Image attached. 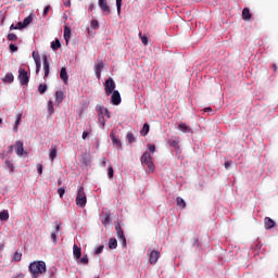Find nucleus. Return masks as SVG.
<instances>
[{
	"label": "nucleus",
	"mask_w": 278,
	"mask_h": 278,
	"mask_svg": "<svg viewBox=\"0 0 278 278\" xmlns=\"http://www.w3.org/2000/svg\"><path fill=\"white\" fill-rule=\"evenodd\" d=\"M31 21H34V18L31 17V15H28L27 17L24 18L23 22H18L16 24L17 29H25V27H27V25H29Z\"/></svg>",
	"instance_id": "12"
},
{
	"label": "nucleus",
	"mask_w": 278,
	"mask_h": 278,
	"mask_svg": "<svg viewBox=\"0 0 278 278\" xmlns=\"http://www.w3.org/2000/svg\"><path fill=\"white\" fill-rule=\"evenodd\" d=\"M3 84H12L14 81V74L7 73L5 76L2 78Z\"/></svg>",
	"instance_id": "21"
},
{
	"label": "nucleus",
	"mask_w": 278,
	"mask_h": 278,
	"mask_svg": "<svg viewBox=\"0 0 278 278\" xmlns=\"http://www.w3.org/2000/svg\"><path fill=\"white\" fill-rule=\"evenodd\" d=\"M148 149H149L150 153H155V144L149 143Z\"/></svg>",
	"instance_id": "49"
},
{
	"label": "nucleus",
	"mask_w": 278,
	"mask_h": 278,
	"mask_svg": "<svg viewBox=\"0 0 278 278\" xmlns=\"http://www.w3.org/2000/svg\"><path fill=\"white\" fill-rule=\"evenodd\" d=\"M78 264H83L84 266H88V255H84L79 261Z\"/></svg>",
	"instance_id": "40"
},
{
	"label": "nucleus",
	"mask_w": 278,
	"mask_h": 278,
	"mask_svg": "<svg viewBox=\"0 0 278 278\" xmlns=\"http://www.w3.org/2000/svg\"><path fill=\"white\" fill-rule=\"evenodd\" d=\"M47 89H48V87H47L46 84H40V85L38 86V92H39V94H45V92H47Z\"/></svg>",
	"instance_id": "34"
},
{
	"label": "nucleus",
	"mask_w": 278,
	"mask_h": 278,
	"mask_svg": "<svg viewBox=\"0 0 278 278\" xmlns=\"http://www.w3.org/2000/svg\"><path fill=\"white\" fill-rule=\"evenodd\" d=\"M10 213L8 211L0 212V220H9Z\"/></svg>",
	"instance_id": "33"
},
{
	"label": "nucleus",
	"mask_w": 278,
	"mask_h": 278,
	"mask_svg": "<svg viewBox=\"0 0 278 278\" xmlns=\"http://www.w3.org/2000/svg\"><path fill=\"white\" fill-rule=\"evenodd\" d=\"M106 164H108V160H106V159H103V160H102V166H103V168H105Z\"/></svg>",
	"instance_id": "56"
},
{
	"label": "nucleus",
	"mask_w": 278,
	"mask_h": 278,
	"mask_svg": "<svg viewBox=\"0 0 278 278\" xmlns=\"http://www.w3.org/2000/svg\"><path fill=\"white\" fill-rule=\"evenodd\" d=\"M176 202H177L178 207H181L182 210H186V200H184V198L178 197L176 199Z\"/></svg>",
	"instance_id": "29"
},
{
	"label": "nucleus",
	"mask_w": 278,
	"mask_h": 278,
	"mask_svg": "<svg viewBox=\"0 0 278 278\" xmlns=\"http://www.w3.org/2000/svg\"><path fill=\"white\" fill-rule=\"evenodd\" d=\"M22 257H23V253L15 252L13 255V262H21Z\"/></svg>",
	"instance_id": "38"
},
{
	"label": "nucleus",
	"mask_w": 278,
	"mask_h": 278,
	"mask_svg": "<svg viewBox=\"0 0 278 278\" xmlns=\"http://www.w3.org/2000/svg\"><path fill=\"white\" fill-rule=\"evenodd\" d=\"M98 4L102 12H105L106 14H112V11L110 10V5L108 4V0H99Z\"/></svg>",
	"instance_id": "10"
},
{
	"label": "nucleus",
	"mask_w": 278,
	"mask_h": 278,
	"mask_svg": "<svg viewBox=\"0 0 278 278\" xmlns=\"http://www.w3.org/2000/svg\"><path fill=\"white\" fill-rule=\"evenodd\" d=\"M271 68H273V71H274V73H277V64H273V65H271Z\"/></svg>",
	"instance_id": "59"
},
{
	"label": "nucleus",
	"mask_w": 278,
	"mask_h": 278,
	"mask_svg": "<svg viewBox=\"0 0 278 278\" xmlns=\"http://www.w3.org/2000/svg\"><path fill=\"white\" fill-rule=\"evenodd\" d=\"M33 60L36 64V75H38V73H40V68L42 66V63L40 61V53L33 51Z\"/></svg>",
	"instance_id": "8"
},
{
	"label": "nucleus",
	"mask_w": 278,
	"mask_h": 278,
	"mask_svg": "<svg viewBox=\"0 0 278 278\" xmlns=\"http://www.w3.org/2000/svg\"><path fill=\"white\" fill-rule=\"evenodd\" d=\"M64 39L66 45H68V40H71V28L68 26L64 27Z\"/></svg>",
	"instance_id": "24"
},
{
	"label": "nucleus",
	"mask_w": 278,
	"mask_h": 278,
	"mask_svg": "<svg viewBox=\"0 0 278 278\" xmlns=\"http://www.w3.org/2000/svg\"><path fill=\"white\" fill-rule=\"evenodd\" d=\"M61 229H62V226L60 224H58L55 226V233H60Z\"/></svg>",
	"instance_id": "54"
},
{
	"label": "nucleus",
	"mask_w": 278,
	"mask_h": 278,
	"mask_svg": "<svg viewBox=\"0 0 278 278\" xmlns=\"http://www.w3.org/2000/svg\"><path fill=\"white\" fill-rule=\"evenodd\" d=\"M51 239H52V242H54V244H55L58 242V232H52Z\"/></svg>",
	"instance_id": "48"
},
{
	"label": "nucleus",
	"mask_w": 278,
	"mask_h": 278,
	"mask_svg": "<svg viewBox=\"0 0 278 278\" xmlns=\"http://www.w3.org/2000/svg\"><path fill=\"white\" fill-rule=\"evenodd\" d=\"M264 225H265V229H273L275 227V225H277V224L275 223V220H273V218L265 217Z\"/></svg>",
	"instance_id": "18"
},
{
	"label": "nucleus",
	"mask_w": 278,
	"mask_h": 278,
	"mask_svg": "<svg viewBox=\"0 0 278 278\" xmlns=\"http://www.w3.org/2000/svg\"><path fill=\"white\" fill-rule=\"evenodd\" d=\"M96 110L98 112V116H106V118H112V115H111L110 111L106 108L97 106Z\"/></svg>",
	"instance_id": "13"
},
{
	"label": "nucleus",
	"mask_w": 278,
	"mask_h": 278,
	"mask_svg": "<svg viewBox=\"0 0 278 278\" xmlns=\"http://www.w3.org/2000/svg\"><path fill=\"white\" fill-rule=\"evenodd\" d=\"M18 79L22 86H27V84H29V76L27 75V71L20 68Z\"/></svg>",
	"instance_id": "7"
},
{
	"label": "nucleus",
	"mask_w": 278,
	"mask_h": 278,
	"mask_svg": "<svg viewBox=\"0 0 278 278\" xmlns=\"http://www.w3.org/2000/svg\"><path fill=\"white\" fill-rule=\"evenodd\" d=\"M114 177V168L112 166L109 167V178L112 179Z\"/></svg>",
	"instance_id": "51"
},
{
	"label": "nucleus",
	"mask_w": 278,
	"mask_h": 278,
	"mask_svg": "<svg viewBox=\"0 0 278 278\" xmlns=\"http://www.w3.org/2000/svg\"><path fill=\"white\" fill-rule=\"evenodd\" d=\"M29 273L33 278H39L40 275L47 273V263L45 261H35L29 264Z\"/></svg>",
	"instance_id": "1"
},
{
	"label": "nucleus",
	"mask_w": 278,
	"mask_h": 278,
	"mask_svg": "<svg viewBox=\"0 0 278 278\" xmlns=\"http://www.w3.org/2000/svg\"><path fill=\"white\" fill-rule=\"evenodd\" d=\"M251 10H249V8H244L242 11L243 21H251Z\"/></svg>",
	"instance_id": "23"
},
{
	"label": "nucleus",
	"mask_w": 278,
	"mask_h": 278,
	"mask_svg": "<svg viewBox=\"0 0 278 278\" xmlns=\"http://www.w3.org/2000/svg\"><path fill=\"white\" fill-rule=\"evenodd\" d=\"M224 166L225 168H229L231 166V161H226Z\"/></svg>",
	"instance_id": "55"
},
{
	"label": "nucleus",
	"mask_w": 278,
	"mask_h": 278,
	"mask_svg": "<svg viewBox=\"0 0 278 278\" xmlns=\"http://www.w3.org/2000/svg\"><path fill=\"white\" fill-rule=\"evenodd\" d=\"M64 5H65L66 8H68V7H71V2H70V1H68V2H65Z\"/></svg>",
	"instance_id": "62"
},
{
	"label": "nucleus",
	"mask_w": 278,
	"mask_h": 278,
	"mask_svg": "<svg viewBox=\"0 0 278 278\" xmlns=\"http://www.w3.org/2000/svg\"><path fill=\"white\" fill-rule=\"evenodd\" d=\"M73 255L75 260H81V248H79L77 244L73 245Z\"/></svg>",
	"instance_id": "19"
},
{
	"label": "nucleus",
	"mask_w": 278,
	"mask_h": 278,
	"mask_svg": "<svg viewBox=\"0 0 278 278\" xmlns=\"http://www.w3.org/2000/svg\"><path fill=\"white\" fill-rule=\"evenodd\" d=\"M23 278L22 274L17 275V276H13L12 278Z\"/></svg>",
	"instance_id": "63"
},
{
	"label": "nucleus",
	"mask_w": 278,
	"mask_h": 278,
	"mask_svg": "<svg viewBox=\"0 0 278 278\" xmlns=\"http://www.w3.org/2000/svg\"><path fill=\"white\" fill-rule=\"evenodd\" d=\"M7 38L10 42H16L18 40V37L16 36V34H13V33H10Z\"/></svg>",
	"instance_id": "35"
},
{
	"label": "nucleus",
	"mask_w": 278,
	"mask_h": 278,
	"mask_svg": "<svg viewBox=\"0 0 278 278\" xmlns=\"http://www.w3.org/2000/svg\"><path fill=\"white\" fill-rule=\"evenodd\" d=\"M117 14H121V8H123V0H116Z\"/></svg>",
	"instance_id": "41"
},
{
	"label": "nucleus",
	"mask_w": 278,
	"mask_h": 278,
	"mask_svg": "<svg viewBox=\"0 0 278 278\" xmlns=\"http://www.w3.org/2000/svg\"><path fill=\"white\" fill-rule=\"evenodd\" d=\"M55 101H56V103H62V101H64V92L56 91L55 92Z\"/></svg>",
	"instance_id": "30"
},
{
	"label": "nucleus",
	"mask_w": 278,
	"mask_h": 278,
	"mask_svg": "<svg viewBox=\"0 0 278 278\" xmlns=\"http://www.w3.org/2000/svg\"><path fill=\"white\" fill-rule=\"evenodd\" d=\"M88 203V197L86 195V191L84 187H78L77 194H76V205L78 207H86V204Z\"/></svg>",
	"instance_id": "2"
},
{
	"label": "nucleus",
	"mask_w": 278,
	"mask_h": 278,
	"mask_svg": "<svg viewBox=\"0 0 278 278\" xmlns=\"http://www.w3.org/2000/svg\"><path fill=\"white\" fill-rule=\"evenodd\" d=\"M42 62H43L45 77H49L50 65H49V59L47 54H42Z\"/></svg>",
	"instance_id": "14"
},
{
	"label": "nucleus",
	"mask_w": 278,
	"mask_h": 278,
	"mask_svg": "<svg viewBox=\"0 0 278 278\" xmlns=\"http://www.w3.org/2000/svg\"><path fill=\"white\" fill-rule=\"evenodd\" d=\"M62 47V43L60 42V39H55L51 42V49L52 51H58Z\"/></svg>",
	"instance_id": "25"
},
{
	"label": "nucleus",
	"mask_w": 278,
	"mask_h": 278,
	"mask_svg": "<svg viewBox=\"0 0 278 278\" xmlns=\"http://www.w3.org/2000/svg\"><path fill=\"white\" fill-rule=\"evenodd\" d=\"M23 118V113L17 114V118L15 121V125L13 127V131H18V125H21V119Z\"/></svg>",
	"instance_id": "26"
},
{
	"label": "nucleus",
	"mask_w": 278,
	"mask_h": 278,
	"mask_svg": "<svg viewBox=\"0 0 278 278\" xmlns=\"http://www.w3.org/2000/svg\"><path fill=\"white\" fill-rule=\"evenodd\" d=\"M204 112H212V108H205Z\"/></svg>",
	"instance_id": "61"
},
{
	"label": "nucleus",
	"mask_w": 278,
	"mask_h": 278,
	"mask_svg": "<svg viewBox=\"0 0 278 278\" xmlns=\"http://www.w3.org/2000/svg\"><path fill=\"white\" fill-rule=\"evenodd\" d=\"M129 144H134V142H136V137L134 136V132H128L126 136Z\"/></svg>",
	"instance_id": "36"
},
{
	"label": "nucleus",
	"mask_w": 278,
	"mask_h": 278,
	"mask_svg": "<svg viewBox=\"0 0 278 278\" xmlns=\"http://www.w3.org/2000/svg\"><path fill=\"white\" fill-rule=\"evenodd\" d=\"M110 223H112V217H110V214H105L102 218V225H104V227H108Z\"/></svg>",
	"instance_id": "31"
},
{
	"label": "nucleus",
	"mask_w": 278,
	"mask_h": 278,
	"mask_svg": "<svg viewBox=\"0 0 278 278\" xmlns=\"http://www.w3.org/2000/svg\"><path fill=\"white\" fill-rule=\"evenodd\" d=\"M103 249H104L103 245L98 247V248L96 249V255H99V254L103 253Z\"/></svg>",
	"instance_id": "50"
},
{
	"label": "nucleus",
	"mask_w": 278,
	"mask_h": 278,
	"mask_svg": "<svg viewBox=\"0 0 278 278\" xmlns=\"http://www.w3.org/2000/svg\"><path fill=\"white\" fill-rule=\"evenodd\" d=\"M150 131V126L148 123H146L140 131L141 136H148Z\"/></svg>",
	"instance_id": "32"
},
{
	"label": "nucleus",
	"mask_w": 278,
	"mask_h": 278,
	"mask_svg": "<svg viewBox=\"0 0 278 278\" xmlns=\"http://www.w3.org/2000/svg\"><path fill=\"white\" fill-rule=\"evenodd\" d=\"M86 138H88V131L83 132V140H86Z\"/></svg>",
	"instance_id": "57"
},
{
	"label": "nucleus",
	"mask_w": 278,
	"mask_h": 278,
	"mask_svg": "<svg viewBox=\"0 0 278 278\" xmlns=\"http://www.w3.org/2000/svg\"><path fill=\"white\" fill-rule=\"evenodd\" d=\"M141 164L148 166L149 170L153 173L155 170V165L153 164V160L149 152H144L140 159Z\"/></svg>",
	"instance_id": "3"
},
{
	"label": "nucleus",
	"mask_w": 278,
	"mask_h": 278,
	"mask_svg": "<svg viewBox=\"0 0 278 278\" xmlns=\"http://www.w3.org/2000/svg\"><path fill=\"white\" fill-rule=\"evenodd\" d=\"M14 147L15 146H9L8 147V153H14Z\"/></svg>",
	"instance_id": "53"
},
{
	"label": "nucleus",
	"mask_w": 278,
	"mask_h": 278,
	"mask_svg": "<svg viewBox=\"0 0 278 278\" xmlns=\"http://www.w3.org/2000/svg\"><path fill=\"white\" fill-rule=\"evenodd\" d=\"M139 37L141 38L142 45L147 47V45H149V37H147L146 35H142V33H139Z\"/></svg>",
	"instance_id": "37"
},
{
	"label": "nucleus",
	"mask_w": 278,
	"mask_h": 278,
	"mask_svg": "<svg viewBox=\"0 0 278 278\" xmlns=\"http://www.w3.org/2000/svg\"><path fill=\"white\" fill-rule=\"evenodd\" d=\"M92 10H94V4L89 5V11L92 12Z\"/></svg>",
	"instance_id": "60"
},
{
	"label": "nucleus",
	"mask_w": 278,
	"mask_h": 278,
	"mask_svg": "<svg viewBox=\"0 0 278 278\" xmlns=\"http://www.w3.org/2000/svg\"><path fill=\"white\" fill-rule=\"evenodd\" d=\"M118 247V241L116 240V238H111L109 240V249H116Z\"/></svg>",
	"instance_id": "27"
},
{
	"label": "nucleus",
	"mask_w": 278,
	"mask_h": 278,
	"mask_svg": "<svg viewBox=\"0 0 278 278\" xmlns=\"http://www.w3.org/2000/svg\"><path fill=\"white\" fill-rule=\"evenodd\" d=\"M194 240V243L199 242V239H193Z\"/></svg>",
	"instance_id": "64"
},
{
	"label": "nucleus",
	"mask_w": 278,
	"mask_h": 278,
	"mask_svg": "<svg viewBox=\"0 0 278 278\" xmlns=\"http://www.w3.org/2000/svg\"><path fill=\"white\" fill-rule=\"evenodd\" d=\"M9 49L12 51V53H16V51H18V47H16L14 43H10Z\"/></svg>",
	"instance_id": "45"
},
{
	"label": "nucleus",
	"mask_w": 278,
	"mask_h": 278,
	"mask_svg": "<svg viewBox=\"0 0 278 278\" xmlns=\"http://www.w3.org/2000/svg\"><path fill=\"white\" fill-rule=\"evenodd\" d=\"M147 255L149 257L150 264H152V266H155L157 264V260H160V251L149 249Z\"/></svg>",
	"instance_id": "5"
},
{
	"label": "nucleus",
	"mask_w": 278,
	"mask_h": 278,
	"mask_svg": "<svg viewBox=\"0 0 278 278\" xmlns=\"http://www.w3.org/2000/svg\"><path fill=\"white\" fill-rule=\"evenodd\" d=\"M60 78L64 84H68V74L66 73V67H62L60 72Z\"/></svg>",
	"instance_id": "20"
},
{
	"label": "nucleus",
	"mask_w": 278,
	"mask_h": 278,
	"mask_svg": "<svg viewBox=\"0 0 278 278\" xmlns=\"http://www.w3.org/2000/svg\"><path fill=\"white\" fill-rule=\"evenodd\" d=\"M91 28L92 29H98L99 28V21L92 20L91 21Z\"/></svg>",
	"instance_id": "46"
},
{
	"label": "nucleus",
	"mask_w": 278,
	"mask_h": 278,
	"mask_svg": "<svg viewBox=\"0 0 278 278\" xmlns=\"http://www.w3.org/2000/svg\"><path fill=\"white\" fill-rule=\"evenodd\" d=\"M15 153L16 155H18V157H23V155H27V152L23 148V141L15 142Z\"/></svg>",
	"instance_id": "9"
},
{
	"label": "nucleus",
	"mask_w": 278,
	"mask_h": 278,
	"mask_svg": "<svg viewBox=\"0 0 278 278\" xmlns=\"http://www.w3.org/2000/svg\"><path fill=\"white\" fill-rule=\"evenodd\" d=\"M103 61H100L98 64L94 65V73H96V77L97 79H101V73L103 71Z\"/></svg>",
	"instance_id": "15"
},
{
	"label": "nucleus",
	"mask_w": 278,
	"mask_h": 278,
	"mask_svg": "<svg viewBox=\"0 0 278 278\" xmlns=\"http://www.w3.org/2000/svg\"><path fill=\"white\" fill-rule=\"evenodd\" d=\"M7 168H10L11 173H14V164L10 161H5Z\"/></svg>",
	"instance_id": "43"
},
{
	"label": "nucleus",
	"mask_w": 278,
	"mask_h": 278,
	"mask_svg": "<svg viewBox=\"0 0 278 278\" xmlns=\"http://www.w3.org/2000/svg\"><path fill=\"white\" fill-rule=\"evenodd\" d=\"M48 112H49L50 116L53 115V113L55 112L53 109V101H51V100L48 102Z\"/></svg>",
	"instance_id": "39"
},
{
	"label": "nucleus",
	"mask_w": 278,
	"mask_h": 278,
	"mask_svg": "<svg viewBox=\"0 0 278 278\" xmlns=\"http://www.w3.org/2000/svg\"><path fill=\"white\" fill-rule=\"evenodd\" d=\"M168 144L176 150H179V139H169Z\"/></svg>",
	"instance_id": "28"
},
{
	"label": "nucleus",
	"mask_w": 278,
	"mask_h": 278,
	"mask_svg": "<svg viewBox=\"0 0 278 278\" xmlns=\"http://www.w3.org/2000/svg\"><path fill=\"white\" fill-rule=\"evenodd\" d=\"M49 10H51V5H47L43 9V13H42L43 18H47V15L49 14Z\"/></svg>",
	"instance_id": "47"
},
{
	"label": "nucleus",
	"mask_w": 278,
	"mask_h": 278,
	"mask_svg": "<svg viewBox=\"0 0 278 278\" xmlns=\"http://www.w3.org/2000/svg\"><path fill=\"white\" fill-rule=\"evenodd\" d=\"M110 138L114 144V147H117L118 149H123V142L118 138H116V134L111 132Z\"/></svg>",
	"instance_id": "16"
},
{
	"label": "nucleus",
	"mask_w": 278,
	"mask_h": 278,
	"mask_svg": "<svg viewBox=\"0 0 278 278\" xmlns=\"http://www.w3.org/2000/svg\"><path fill=\"white\" fill-rule=\"evenodd\" d=\"M178 129L182 134H192V127L186 125L185 123L178 124Z\"/></svg>",
	"instance_id": "17"
},
{
	"label": "nucleus",
	"mask_w": 278,
	"mask_h": 278,
	"mask_svg": "<svg viewBox=\"0 0 278 278\" xmlns=\"http://www.w3.org/2000/svg\"><path fill=\"white\" fill-rule=\"evenodd\" d=\"M115 231L118 240H121L123 247H127V239L125 238V232L123 231V228L121 227V224L115 225Z\"/></svg>",
	"instance_id": "6"
},
{
	"label": "nucleus",
	"mask_w": 278,
	"mask_h": 278,
	"mask_svg": "<svg viewBox=\"0 0 278 278\" xmlns=\"http://www.w3.org/2000/svg\"><path fill=\"white\" fill-rule=\"evenodd\" d=\"M58 157V148L55 146H52L50 148L49 159L53 162Z\"/></svg>",
	"instance_id": "22"
},
{
	"label": "nucleus",
	"mask_w": 278,
	"mask_h": 278,
	"mask_svg": "<svg viewBox=\"0 0 278 278\" xmlns=\"http://www.w3.org/2000/svg\"><path fill=\"white\" fill-rule=\"evenodd\" d=\"M66 192V189L64 187L58 189V194L62 199Z\"/></svg>",
	"instance_id": "44"
},
{
	"label": "nucleus",
	"mask_w": 278,
	"mask_h": 278,
	"mask_svg": "<svg viewBox=\"0 0 278 278\" xmlns=\"http://www.w3.org/2000/svg\"><path fill=\"white\" fill-rule=\"evenodd\" d=\"M98 121L102 125V127H105V116L98 115Z\"/></svg>",
	"instance_id": "42"
},
{
	"label": "nucleus",
	"mask_w": 278,
	"mask_h": 278,
	"mask_svg": "<svg viewBox=\"0 0 278 278\" xmlns=\"http://www.w3.org/2000/svg\"><path fill=\"white\" fill-rule=\"evenodd\" d=\"M14 29H18V28H17V26H15L14 24H12V25L10 26V30L12 31V30H14Z\"/></svg>",
	"instance_id": "58"
},
{
	"label": "nucleus",
	"mask_w": 278,
	"mask_h": 278,
	"mask_svg": "<svg viewBox=\"0 0 278 278\" xmlns=\"http://www.w3.org/2000/svg\"><path fill=\"white\" fill-rule=\"evenodd\" d=\"M37 173L38 175H42V164L37 165Z\"/></svg>",
	"instance_id": "52"
},
{
	"label": "nucleus",
	"mask_w": 278,
	"mask_h": 278,
	"mask_svg": "<svg viewBox=\"0 0 278 278\" xmlns=\"http://www.w3.org/2000/svg\"><path fill=\"white\" fill-rule=\"evenodd\" d=\"M116 89V83L114 81L113 78H109L105 80L104 84V91L106 97H110V94H112V92H114Z\"/></svg>",
	"instance_id": "4"
},
{
	"label": "nucleus",
	"mask_w": 278,
	"mask_h": 278,
	"mask_svg": "<svg viewBox=\"0 0 278 278\" xmlns=\"http://www.w3.org/2000/svg\"><path fill=\"white\" fill-rule=\"evenodd\" d=\"M121 92H118V90H115L114 92H112L111 96V103H113V105H121Z\"/></svg>",
	"instance_id": "11"
}]
</instances>
